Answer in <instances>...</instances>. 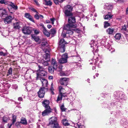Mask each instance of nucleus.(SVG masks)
I'll list each match as a JSON object with an SVG mask.
<instances>
[{"label": "nucleus", "instance_id": "obj_52", "mask_svg": "<svg viewBox=\"0 0 128 128\" xmlns=\"http://www.w3.org/2000/svg\"><path fill=\"white\" fill-rule=\"evenodd\" d=\"M34 18L37 20H38L39 18V16L36 14L34 16Z\"/></svg>", "mask_w": 128, "mask_h": 128}, {"label": "nucleus", "instance_id": "obj_37", "mask_svg": "<svg viewBox=\"0 0 128 128\" xmlns=\"http://www.w3.org/2000/svg\"><path fill=\"white\" fill-rule=\"evenodd\" d=\"M48 70L49 72L51 73H52L54 72V70L55 69L54 68V66H49L48 68Z\"/></svg>", "mask_w": 128, "mask_h": 128}, {"label": "nucleus", "instance_id": "obj_7", "mask_svg": "<svg viewBox=\"0 0 128 128\" xmlns=\"http://www.w3.org/2000/svg\"><path fill=\"white\" fill-rule=\"evenodd\" d=\"M45 90L47 91V89L44 87L41 88L40 89L38 92V96L40 98H42L44 97L45 92Z\"/></svg>", "mask_w": 128, "mask_h": 128}, {"label": "nucleus", "instance_id": "obj_61", "mask_svg": "<svg viewBox=\"0 0 128 128\" xmlns=\"http://www.w3.org/2000/svg\"><path fill=\"white\" fill-rule=\"evenodd\" d=\"M40 26L42 27V29H44V28H45L44 25L42 24H40Z\"/></svg>", "mask_w": 128, "mask_h": 128}, {"label": "nucleus", "instance_id": "obj_14", "mask_svg": "<svg viewBox=\"0 0 128 128\" xmlns=\"http://www.w3.org/2000/svg\"><path fill=\"white\" fill-rule=\"evenodd\" d=\"M12 19L11 16H8L4 19V22L6 24H9L10 23Z\"/></svg>", "mask_w": 128, "mask_h": 128}, {"label": "nucleus", "instance_id": "obj_23", "mask_svg": "<svg viewBox=\"0 0 128 128\" xmlns=\"http://www.w3.org/2000/svg\"><path fill=\"white\" fill-rule=\"evenodd\" d=\"M108 45V46L107 45H105V47L108 49L111 52V53L114 52L115 50L114 49V48H112L109 44H108L107 45Z\"/></svg>", "mask_w": 128, "mask_h": 128}, {"label": "nucleus", "instance_id": "obj_20", "mask_svg": "<svg viewBox=\"0 0 128 128\" xmlns=\"http://www.w3.org/2000/svg\"><path fill=\"white\" fill-rule=\"evenodd\" d=\"M68 80V78H60V82L61 84L64 85V83Z\"/></svg>", "mask_w": 128, "mask_h": 128}, {"label": "nucleus", "instance_id": "obj_6", "mask_svg": "<svg viewBox=\"0 0 128 128\" xmlns=\"http://www.w3.org/2000/svg\"><path fill=\"white\" fill-rule=\"evenodd\" d=\"M66 42L64 39H61L60 40L59 43V50L61 52H65V44Z\"/></svg>", "mask_w": 128, "mask_h": 128}, {"label": "nucleus", "instance_id": "obj_50", "mask_svg": "<svg viewBox=\"0 0 128 128\" xmlns=\"http://www.w3.org/2000/svg\"><path fill=\"white\" fill-rule=\"evenodd\" d=\"M6 55V53H4L2 52H0V56H4Z\"/></svg>", "mask_w": 128, "mask_h": 128}, {"label": "nucleus", "instance_id": "obj_32", "mask_svg": "<svg viewBox=\"0 0 128 128\" xmlns=\"http://www.w3.org/2000/svg\"><path fill=\"white\" fill-rule=\"evenodd\" d=\"M62 122L64 126H68L70 125L69 123H68L66 119H64L62 120Z\"/></svg>", "mask_w": 128, "mask_h": 128}, {"label": "nucleus", "instance_id": "obj_34", "mask_svg": "<svg viewBox=\"0 0 128 128\" xmlns=\"http://www.w3.org/2000/svg\"><path fill=\"white\" fill-rule=\"evenodd\" d=\"M32 39H34L36 42H38L39 41L40 39L38 36H36L32 35Z\"/></svg>", "mask_w": 128, "mask_h": 128}, {"label": "nucleus", "instance_id": "obj_2", "mask_svg": "<svg viewBox=\"0 0 128 128\" xmlns=\"http://www.w3.org/2000/svg\"><path fill=\"white\" fill-rule=\"evenodd\" d=\"M77 25L76 24H66L64 26L63 29L64 30H67L66 32V35L68 36V37L70 36V35H72L73 34V32L70 30L72 28H76Z\"/></svg>", "mask_w": 128, "mask_h": 128}, {"label": "nucleus", "instance_id": "obj_3", "mask_svg": "<svg viewBox=\"0 0 128 128\" xmlns=\"http://www.w3.org/2000/svg\"><path fill=\"white\" fill-rule=\"evenodd\" d=\"M45 52L46 54L44 56L42 60H38L39 62L42 64L44 66H47L48 64V62L50 60V57L49 51L47 50Z\"/></svg>", "mask_w": 128, "mask_h": 128}, {"label": "nucleus", "instance_id": "obj_30", "mask_svg": "<svg viewBox=\"0 0 128 128\" xmlns=\"http://www.w3.org/2000/svg\"><path fill=\"white\" fill-rule=\"evenodd\" d=\"M114 31V29L113 28H108L106 30L107 32L109 34H112L113 32Z\"/></svg>", "mask_w": 128, "mask_h": 128}, {"label": "nucleus", "instance_id": "obj_29", "mask_svg": "<svg viewBox=\"0 0 128 128\" xmlns=\"http://www.w3.org/2000/svg\"><path fill=\"white\" fill-rule=\"evenodd\" d=\"M105 8H106L108 10H110V11H112V10L113 8V6L111 4H107L104 7Z\"/></svg>", "mask_w": 128, "mask_h": 128}, {"label": "nucleus", "instance_id": "obj_39", "mask_svg": "<svg viewBox=\"0 0 128 128\" xmlns=\"http://www.w3.org/2000/svg\"><path fill=\"white\" fill-rule=\"evenodd\" d=\"M64 0H54V2L56 4H58L59 3L62 2Z\"/></svg>", "mask_w": 128, "mask_h": 128}, {"label": "nucleus", "instance_id": "obj_55", "mask_svg": "<svg viewBox=\"0 0 128 128\" xmlns=\"http://www.w3.org/2000/svg\"><path fill=\"white\" fill-rule=\"evenodd\" d=\"M13 88L16 89L18 88V86L14 84L13 85Z\"/></svg>", "mask_w": 128, "mask_h": 128}, {"label": "nucleus", "instance_id": "obj_5", "mask_svg": "<svg viewBox=\"0 0 128 128\" xmlns=\"http://www.w3.org/2000/svg\"><path fill=\"white\" fill-rule=\"evenodd\" d=\"M64 14L66 16H70L72 15V11L73 9V7L70 5H68L65 6Z\"/></svg>", "mask_w": 128, "mask_h": 128}, {"label": "nucleus", "instance_id": "obj_9", "mask_svg": "<svg viewBox=\"0 0 128 128\" xmlns=\"http://www.w3.org/2000/svg\"><path fill=\"white\" fill-rule=\"evenodd\" d=\"M68 58L67 54H65L62 55L61 58L59 60V62L60 64H64L66 63L67 62Z\"/></svg>", "mask_w": 128, "mask_h": 128}, {"label": "nucleus", "instance_id": "obj_21", "mask_svg": "<svg viewBox=\"0 0 128 128\" xmlns=\"http://www.w3.org/2000/svg\"><path fill=\"white\" fill-rule=\"evenodd\" d=\"M121 32L124 34L126 32H128V30L127 29L126 25H124L122 26V28L121 30Z\"/></svg>", "mask_w": 128, "mask_h": 128}, {"label": "nucleus", "instance_id": "obj_25", "mask_svg": "<svg viewBox=\"0 0 128 128\" xmlns=\"http://www.w3.org/2000/svg\"><path fill=\"white\" fill-rule=\"evenodd\" d=\"M13 28L15 29H18L20 28V27L19 23L18 22L14 23L13 24Z\"/></svg>", "mask_w": 128, "mask_h": 128}, {"label": "nucleus", "instance_id": "obj_40", "mask_svg": "<svg viewBox=\"0 0 128 128\" xmlns=\"http://www.w3.org/2000/svg\"><path fill=\"white\" fill-rule=\"evenodd\" d=\"M45 4L49 6H51L52 4V2L50 0H45Z\"/></svg>", "mask_w": 128, "mask_h": 128}, {"label": "nucleus", "instance_id": "obj_15", "mask_svg": "<svg viewBox=\"0 0 128 128\" xmlns=\"http://www.w3.org/2000/svg\"><path fill=\"white\" fill-rule=\"evenodd\" d=\"M25 16L28 19L34 23H35L34 21V20L33 17L28 13H26L25 14Z\"/></svg>", "mask_w": 128, "mask_h": 128}, {"label": "nucleus", "instance_id": "obj_18", "mask_svg": "<svg viewBox=\"0 0 128 128\" xmlns=\"http://www.w3.org/2000/svg\"><path fill=\"white\" fill-rule=\"evenodd\" d=\"M6 14V10L4 8L0 9V16L1 17H4V16Z\"/></svg>", "mask_w": 128, "mask_h": 128}, {"label": "nucleus", "instance_id": "obj_47", "mask_svg": "<svg viewBox=\"0 0 128 128\" xmlns=\"http://www.w3.org/2000/svg\"><path fill=\"white\" fill-rule=\"evenodd\" d=\"M12 69L11 68H10L8 70V74H12Z\"/></svg>", "mask_w": 128, "mask_h": 128}, {"label": "nucleus", "instance_id": "obj_19", "mask_svg": "<svg viewBox=\"0 0 128 128\" xmlns=\"http://www.w3.org/2000/svg\"><path fill=\"white\" fill-rule=\"evenodd\" d=\"M57 62L56 61L55 59H52L51 62V64L54 66V68L55 70L57 68Z\"/></svg>", "mask_w": 128, "mask_h": 128}, {"label": "nucleus", "instance_id": "obj_38", "mask_svg": "<svg viewBox=\"0 0 128 128\" xmlns=\"http://www.w3.org/2000/svg\"><path fill=\"white\" fill-rule=\"evenodd\" d=\"M62 96H63L62 94H59L56 100V101L57 102L62 100Z\"/></svg>", "mask_w": 128, "mask_h": 128}, {"label": "nucleus", "instance_id": "obj_8", "mask_svg": "<svg viewBox=\"0 0 128 128\" xmlns=\"http://www.w3.org/2000/svg\"><path fill=\"white\" fill-rule=\"evenodd\" d=\"M94 59L93 60H90V61L91 62L92 61H93V62H91L90 64H93L94 62V64L98 66V67H100V66L102 65V61H99V63H97L98 61V57H97L96 56H94Z\"/></svg>", "mask_w": 128, "mask_h": 128}, {"label": "nucleus", "instance_id": "obj_42", "mask_svg": "<svg viewBox=\"0 0 128 128\" xmlns=\"http://www.w3.org/2000/svg\"><path fill=\"white\" fill-rule=\"evenodd\" d=\"M56 32V30L54 28L50 30V33L52 34H54Z\"/></svg>", "mask_w": 128, "mask_h": 128}, {"label": "nucleus", "instance_id": "obj_31", "mask_svg": "<svg viewBox=\"0 0 128 128\" xmlns=\"http://www.w3.org/2000/svg\"><path fill=\"white\" fill-rule=\"evenodd\" d=\"M10 120V119L7 116H4L2 118V121L4 123Z\"/></svg>", "mask_w": 128, "mask_h": 128}, {"label": "nucleus", "instance_id": "obj_64", "mask_svg": "<svg viewBox=\"0 0 128 128\" xmlns=\"http://www.w3.org/2000/svg\"><path fill=\"white\" fill-rule=\"evenodd\" d=\"M40 17H41V18H41L42 19L43 18H44L43 16H42V15H40V14L39 15V18Z\"/></svg>", "mask_w": 128, "mask_h": 128}, {"label": "nucleus", "instance_id": "obj_58", "mask_svg": "<svg viewBox=\"0 0 128 128\" xmlns=\"http://www.w3.org/2000/svg\"><path fill=\"white\" fill-rule=\"evenodd\" d=\"M53 85V84L52 83L51 84V87L50 88V90H54V89L53 88V87H52Z\"/></svg>", "mask_w": 128, "mask_h": 128}, {"label": "nucleus", "instance_id": "obj_49", "mask_svg": "<svg viewBox=\"0 0 128 128\" xmlns=\"http://www.w3.org/2000/svg\"><path fill=\"white\" fill-rule=\"evenodd\" d=\"M50 20L52 22V24L53 25L54 24V22L55 20V19L54 18H50Z\"/></svg>", "mask_w": 128, "mask_h": 128}, {"label": "nucleus", "instance_id": "obj_44", "mask_svg": "<svg viewBox=\"0 0 128 128\" xmlns=\"http://www.w3.org/2000/svg\"><path fill=\"white\" fill-rule=\"evenodd\" d=\"M63 29H64L63 28ZM65 30H64V29L63 30V31L62 34V36L64 37H68V36L66 35V33H65V32L64 31Z\"/></svg>", "mask_w": 128, "mask_h": 128}, {"label": "nucleus", "instance_id": "obj_62", "mask_svg": "<svg viewBox=\"0 0 128 128\" xmlns=\"http://www.w3.org/2000/svg\"><path fill=\"white\" fill-rule=\"evenodd\" d=\"M63 67V66L62 65H60L59 66L58 68L60 69H61L62 68V67Z\"/></svg>", "mask_w": 128, "mask_h": 128}, {"label": "nucleus", "instance_id": "obj_53", "mask_svg": "<svg viewBox=\"0 0 128 128\" xmlns=\"http://www.w3.org/2000/svg\"><path fill=\"white\" fill-rule=\"evenodd\" d=\"M34 30V32L35 34H38L39 33V31L38 30Z\"/></svg>", "mask_w": 128, "mask_h": 128}, {"label": "nucleus", "instance_id": "obj_46", "mask_svg": "<svg viewBox=\"0 0 128 128\" xmlns=\"http://www.w3.org/2000/svg\"><path fill=\"white\" fill-rule=\"evenodd\" d=\"M60 109L62 112L65 111L66 109V108H64V105H62L60 107Z\"/></svg>", "mask_w": 128, "mask_h": 128}, {"label": "nucleus", "instance_id": "obj_13", "mask_svg": "<svg viewBox=\"0 0 128 128\" xmlns=\"http://www.w3.org/2000/svg\"><path fill=\"white\" fill-rule=\"evenodd\" d=\"M68 22L69 24H74L76 22V19L74 17L71 16L69 18Z\"/></svg>", "mask_w": 128, "mask_h": 128}, {"label": "nucleus", "instance_id": "obj_63", "mask_svg": "<svg viewBox=\"0 0 128 128\" xmlns=\"http://www.w3.org/2000/svg\"><path fill=\"white\" fill-rule=\"evenodd\" d=\"M46 22L47 23H49L50 22V21L48 20H46Z\"/></svg>", "mask_w": 128, "mask_h": 128}, {"label": "nucleus", "instance_id": "obj_24", "mask_svg": "<svg viewBox=\"0 0 128 128\" xmlns=\"http://www.w3.org/2000/svg\"><path fill=\"white\" fill-rule=\"evenodd\" d=\"M8 5L12 7L14 10H16L18 9V6H17L15 5L14 4V3L12 2H9V4H8Z\"/></svg>", "mask_w": 128, "mask_h": 128}, {"label": "nucleus", "instance_id": "obj_26", "mask_svg": "<svg viewBox=\"0 0 128 128\" xmlns=\"http://www.w3.org/2000/svg\"><path fill=\"white\" fill-rule=\"evenodd\" d=\"M42 31L44 34L48 37L50 36V33L48 32L46 28H44V29H42Z\"/></svg>", "mask_w": 128, "mask_h": 128}, {"label": "nucleus", "instance_id": "obj_56", "mask_svg": "<svg viewBox=\"0 0 128 128\" xmlns=\"http://www.w3.org/2000/svg\"><path fill=\"white\" fill-rule=\"evenodd\" d=\"M18 100L19 101H22V97H20L18 98Z\"/></svg>", "mask_w": 128, "mask_h": 128}, {"label": "nucleus", "instance_id": "obj_45", "mask_svg": "<svg viewBox=\"0 0 128 128\" xmlns=\"http://www.w3.org/2000/svg\"><path fill=\"white\" fill-rule=\"evenodd\" d=\"M104 28H106L108 26H110V24L108 22H104Z\"/></svg>", "mask_w": 128, "mask_h": 128}, {"label": "nucleus", "instance_id": "obj_28", "mask_svg": "<svg viewBox=\"0 0 128 128\" xmlns=\"http://www.w3.org/2000/svg\"><path fill=\"white\" fill-rule=\"evenodd\" d=\"M114 37L116 40H119L121 37V34L118 33H117L116 34Z\"/></svg>", "mask_w": 128, "mask_h": 128}, {"label": "nucleus", "instance_id": "obj_11", "mask_svg": "<svg viewBox=\"0 0 128 128\" xmlns=\"http://www.w3.org/2000/svg\"><path fill=\"white\" fill-rule=\"evenodd\" d=\"M90 47L91 48H92L93 50L92 51L93 52L94 50L96 52V50H97L98 46H96V44L95 43V42L94 40H92L90 42Z\"/></svg>", "mask_w": 128, "mask_h": 128}, {"label": "nucleus", "instance_id": "obj_12", "mask_svg": "<svg viewBox=\"0 0 128 128\" xmlns=\"http://www.w3.org/2000/svg\"><path fill=\"white\" fill-rule=\"evenodd\" d=\"M39 80H40L42 82V86L44 87H47L48 85V81L45 78H40Z\"/></svg>", "mask_w": 128, "mask_h": 128}, {"label": "nucleus", "instance_id": "obj_4", "mask_svg": "<svg viewBox=\"0 0 128 128\" xmlns=\"http://www.w3.org/2000/svg\"><path fill=\"white\" fill-rule=\"evenodd\" d=\"M39 68V70H37V74L36 80H39L40 78H42L41 76H44L46 75L47 73L45 70H43L42 68L38 65Z\"/></svg>", "mask_w": 128, "mask_h": 128}, {"label": "nucleus", "instance_id": "obj_22", "mask_svg": "<svg viewBox=\"0 0 128 128\" xmlns=\"http://www.w3.org/2000/svg\"><path fill=\"white\" fill-rule=\"evenodd\" d=\"M124 95L123 94L122 92H118L117 93L116 97L118 98H120L122 99L123 98Z\"/></svg>", "mask_w": 128, "mask_h": 128}, {"label": "nucleus", "instance_id": "obj_54", "mask_svg": "<svg viewBox=\"0 0 128 128\" xmlns=\"http://www.w3.org/2000/svg\"><path fill=\"white\" fill-rule=\"evenodd\" d=\"M34 2H35L36 5L37 6H38L39 5V4L38 3V0H33Z\"/></svg>", "mask_w": 128, "mask_h": 128}, {"label": "nucleus", "instance_id": "obj_41", "mask_svg": "<svg viewBox=\"0 0 128 128\" xmlns=\"http://www.w3.org/2000/svg\"><path fill=\"white\" fill-rule=\"evenodd\" d=\"M106 40H102L101 43L102 45H105H105H107L108 46V45H107L108 44H109L108 43H106Z\"/></svg>", "mask_w": 128, "mask_h": 128}, {"label": "nucleus", "instance_id": "obj_27", "mask_svg": "<svg viewBox=\"0 0 128 128\" xmlns=\"http://www.w3.org/2000/svg\"><path fill=\"white\" fill-rule=\"evenodd\" d=\"M16 116L15 115H13L12 120V123L9 126V128H10L11 126L12 125L14 124V122H16Z\"/></svg>", "mask_w": 128, "mask_h": 128}, {"label": "nucleus", "instance_id": "obj_16", "mask_svg": "<svg viewBox=\"0 0 128 128\" xmlns=\"http://www.w3.org/2000/svg\"><path fill=\"white\" fill-rule=\"evenodd\" d=\"M108 14L105 16V19L110 20L112 18L113 16L112 14V11L108 12Z\"/></svg>", "mask_w": 128, "mask_h": 128}, {"label": "nucleus", "instance_id": "obj_57", "mask_svg": "<svg viewBox=\"0 0 128 128\" xmlns=\"http://www.w3.org/2000/svg\"><path fill=\"white\" fill-rule=\"evenodd\" d=\"M47 27L49 28H50L52 27V26L50 24H48L47 25Z\"/></svg>", "mask_w": 128, "mask_h": 128}, {"label": "nucleus", "instance_id": "obj_48", "mask_svg": "<svg viewBox=\"0 0 128 128\" xmlns=\"http://www.w3.org/2000/svg\"><path fill=\"white\" fill-rule=\"evenodd\" d=\"M41 44L42 46H44L47 45V42H42Z\"/></svg>", "mask_w": 128, "mask_h": 128}, {"label": "nucleus", "instance_id": "obj_1", "mask_svg": "<svg viewBox=\"0 0 128 128\" xmlns=\"http://www.w3.org/2000/svg\"><path fill=\"white\" fill-rule=\"evenodd\" d=\"M50 102L49 100H45L42 102V104L46 109L42 112V115L43 116L47 115L51 112V110L50 107L49 106Z\"/></svg>", "mask_w": 128, "mask_h": 128}, {"label": "nucleus", "instance_id": "obj_17", "mask_svg": "<svg viewBox=\"0 0 128 128\" xmlns=\"http://www.w3.org/2000/svg\"><path fill=\"white\" fill-rule=\"evenodd\" d=\"M74 126L76 128H85L84 125L80 122L74 124Z\"/></svg>", "mask_w": 128, "mask_h": 128}, {"label": "nucleus", "instance_id": "obj_43", "mask_svg": "<svg viewBox=\"0 0 128 128\" xmlns=\"http://www.w3.org/2000/svg\"><path fill=\"white\" fill-rule=\"evenodd\" d=\"M60 75L61 76H66L67 75V74L63 71L60 70Z\"/></svg>", "mask_w": 128, "mask_h": 128}, {"label": "nucleus", "instance_id": "obj_10", "mask_svg": "<svg viewBox=\"0 0 128 128\" xmlns=\"http://www.w3.org/2000/svg\"><path fill=\"white\" fill-rule=\"evenodd\" d=\"M22 32L24 34H29L32 31L30 28L28 26H24L22 29Z\"/></svg>", "mask_w": 128, "mask_h": 128}, {"label": "nucleus", "instance_id": "obj_59", "mask_svg": "<svg viewBox=\"0 0 128 128\" xmlns=\"http://www.w3.org/2000/svg\"><path fill=\"white\" fill-rule=\"evenodd\" d=\"M53 78V77L52 76H50L48 77V78L49 79H52Z\"/></svg>", "mask_w": 128, "mask_h": 128}, {"label": "nucleus", "instance_id": "obj_36", "mask_svg": "<svg viewBox=\"0 0 128 128\" xmlns=\"http://www.w3.org/2000/svg\"><path fill=\"white\" fill-rule=\"evenodd\" d=\"M20 123L24 124H26L27 122L26 119L24 118H22L21 120Z\"/></svg>", "mask_w": 128, "mask_h": 128}, {"label": "nucleus", "instance_id": "obj_60", "mask_svg": "<svg viewBox=\"0 0 128 128\" xmlns=\"http://www.w3.org/2000/svg\"><path fill=\"white\" fill-rule=\"evenodd\" d=\"M32 10L33 11L36 12L37 13H38V12L36 11L35 9L34 8H32Z\"/></svg>", "mask_w": 128, "mask_h": 128}, {"label": "nucleus", "instance_id": "obj_33", "mask_svg": "<svg viewBox=\"0 0 128 128\" xmlns=\"http://www.w3.org/2000/svg\"><path fill=\"white\" fill-rule=\"evenodd\" d=\"M0 3L8 5V4H9V2L6 0H0Z\"/></svg>", "mask_w": 128, "mask_h": 128}, {"label": "nucleus", "instance_id": "obj_35", "mask_svg": "<svg viewBox=\"0 0 128 128\" xmlns=\"http://www.w3.org/2000/svg\"><path fill=\"white\" fill-rule=\"evenodd\" d=\"M60 94H62V93L64 92V90L62 86H60L59 87Z\"/></svg>", "mask_w": 128, "mask_h": 128}, {"label": "nucleus", "instance_id": "obj_51", "mask_svg": "<svg viewBox=\"0 0 128 128\" xmlns=\"http://www.w3.org/2000/svg\"><path fill=\"white\" fill-rule=\"evenodd\" d=\"M20 123L18 122H16L15 124V126L17 127H20Z\"/></svg>", "mask_w": 128, "mask_h": 128}]
</instances>
